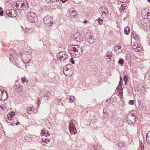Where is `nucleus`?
<instances>
[{"label": "nucleus", "instance_id": "nucleus-45", "mask_svg": "<svg viewBox=\"0 0 150 150\" xmlns=\"http://www.w3.org/2000/svg\"><path fill=\"white\" fill-rule=\"evenodd\" d=\"M59 0H51V1L52 2H57Z\"/></svg>", "mask_w": 150, "mask_h": 150}, {"label": "nucleus", "instance_id": "nucleus-51", "mask_svg": "<svg viewBox=\"0 0 150 150\" xmlns=\"http://www.w3.org/2000/svg\"><path fill=\"white\" fill-rule=\"evenodd\" d=\"M20 123V122H18L16 123V125H18V124H19Z\"/></svg>", "mask_w": 150, "mask_h": 150}, {"label": "nucleus", "instance_id": "nucleus-11", "mask_svg": "<svg viewBox=\"0 0 150 150\" xmlns=\"http://www.w3.org/2000/svg\"><path fill=\"white\" fill-rule=\"evenodd\" d=\"M127 119L130 120L132 124L135 123L136 121V117L135 114L130 113V115L127 117Z\"/></svg>", "mask_w": 150, "mask_h": 150}, {"label": "nucleus", "instance_id": "nucleus-10", "mask_svg": "<svg viewBox=\"0 0 150 150\" xmlns=\"http://www.w3.org/2000/svg\"><path fill=\"white\" fill-rule=\"evenodd\" d=\"M74 37L76 40L79 42H81L83 40V35L79 33H76Z\"/></svg>", "mask_w": 150, "mask_h": 150}, {"label": "nucleus", "instance_id": "nucleus-36", "mask_svg": "<svg viewBox=\"0 0 150 150\" xmlns=\"http://www.w3.org/2000/svg\"><path fill=\"white\" fill-rule=\"evenodd\" d=\"M43 139H44V141H45V142L46 143H47L48 142H50V140L49 139H48L47 138H43Z\"/></svg>", "mask_w": 150, "mask_h": 150}, {"label": "nucleus", "instance_id": "nucleus-13", "mask_svg": "<svg viewBox=\"0 0 150 150\" xmlns=\"http://www.w3.org/2000/svg\"><path fill=\"white\" fill-rule=\"evenodd\" d=\"M70 16L71 18H73L75 16L76 14L77 13L75 9L72 8H71L69 11Z\"/></svg>", "mask_w": 150, "mask_h": 150}, {"label": "nucleus", "instance_id": "nucleus-40", "mask_svg": "<svg viewBox=\"0 0 150 150\" xmlns=\"http://www.w3.org/2000/svg\"><path fill=\"white\" fill-rule=\"evenodd\" d=\"M25 79V77L22 78H21V81L23 83H24L26 81Z\"/></svg>", "mask_w": 150, "mask_h": 150}, {"label": "nucleus", "instance_id": "nucleus-27", "mask_svg": "<svg viewBox=\"0 0 150 150\" xmlns=\"http://www.w3.org/2000/svg\"><path fill=\"white\" fill-rule=\"evenodd\" d=\"M125 9V6L123 4H122L119 10L120 12H122Z\"/></svg>", "mask_w": 150, "mask_h": 150}, {"label": "nucleus", "instance_id": "nucleus-53", "mask_svg": "<svg viewBox=\"0 0 150 150\" xmlns=\"http://www.w3.org/2000/svg\"><path fill=\"white\" fill-rule=\"evenodd\" d=\"M142 148L141 149V150H144V149H142Z\"/></svg>", "mask_w": 150, "mask_h": 150}, {"label": "nucleus", "instance_id": "nucleus-54", "mask_svg": "<svg viewBox=\"0 0 150 150\" xmlns=\"http://www.w3.org/2000/svg\"><path fill=\"white\" fill-rule=\"evenodd\" d=\"M148 1L150 3V0H148Z\"/></svg>", "mask_w": 150, "mask_h": 150}, {"label": "nucleus", "instance_id": "nucleus-47", "mask_svg": "<svg viewBox=\"0 0 150 150\" xmlns=\"http://www.w3.org/2000/svg\"><path fill=\"white\" fill-rule=\"evenodd\" d=\"M120 144H119V146H120V147H121V146H123L124 145V143H122V144H122V145H120Z\"/></svg>", "mask_w": 150, "mask_h": 150}, {"label": "nucleus", "instance_id": "nucleus-26", "mask_svg": "<svg viewBox=\"0 0 150 150\" xmlns=\"http://www.w3.org/2000/svg\"><path fill=\"white\" fill-rule=\"evenodd\" d=\"M15 89L18 91H21V87L20 85H16L15 87Z\"/></svg>", "mask_w": 150, "mask_h": 150}, {"label": "nucleus", "instance_id": "nucleus-49", "mask_svg": "<svg viewBox=\"0 0 150 150\" xmlns=\"http://www.w3.org/2000/svg\"><path fill=\"white\" fill-rule=\"evenodd\" d=\"M102 8L103 9V10H105L106 9V8L105 7H102Z\"/></svg>", "mask_w": 150, "mask_h": 150}, {"label": "nucleus", "instance_id": "nucleus-9", "mask_svg": "<svg viewBox=\"0 0 150 150\" xmlns=\"http://www.w3.org/2000/svg\"><path fill=\"white\" fill-rule=\"evenodd\" d=\"M85 39L90 44L93 43L94 41V39L92 35L87 34L85 35Z\"/></svg>", "mask_w": 150, "mask_h": 150}, {"label": "nucleus", "instance_id": "nucleus-59", "mask_svg": "<svg viewBox=\"0 0 150 150\" xmlns=\"http://www.w3.org/2000/svg\"><path fill=\"white\" fill-rule=\"evenodd\" d=\"M49 99V98H47V100H48Z\"/></svg>", "mask_w": 150, "mask_h": 150}, {"label": "nucleus", "instance_id": "nucleus-34", "mask_svg": "<svg viewBox=\"0 0 150 150\" xmlns=\"http://www.w3.org/2000/svg\"><path fill=\"white\" fill-rule=\"evenodd\" d=\"M4 11L3 9V8L0 7V16H2L4 15Z\"/></svg>", "mask_w": 150, "mask_h": 150}, {"label": "nucleus", "instance_id": "nucleus-57", "mask_svg": "<svg viewBox=\"0 0 150 150\" xmlns=\"http://www.w3.org/2000/svg\"><path fill=\"white\" fill-rule=\"evenodd\" d=\"M131 113H132V114H133L132 112H131Z\"/></svg>", "mask_w": 150, "mask_h": 150}, {"label": "nucleus", "instance_id": "nucleus-46", "mask_svg": "<svg viewBox=\"0 0 150 150\" xmlns=\"http://www.w3.org/2000/svg\"><path fill=\"white\" fill-rule=\"evenodd\" d=\"M141 146L142 147V148H143L144 147V145L143 143H142L141 144Z\"/></svg>", "mask_w": 150, "mask_h": 150}, {"label": "nucleus", "instance_id": "nucleus-35", "mask_svg": "<svg viewBox=\"0 0 150 150\" xmlns=\"http://www.w3.org/2000/svg\"><path fill=\"white\" fill-rule=\"evenodd\" d=\"M119 63L121 65H123L124 64V60L122 59L119 60Z\"/></svg>", "mask_w": 150, "mask_h": 150}, {"label": "nucleus", "instance_id": "nucleus-44", "mask_svg": "<svg viewBox=\"0 0 150 150\" xmlns=\"http://www.w3.org/2000/svg\"><path fill=\"white\" fill-rule=\"evenodd\" d=\"M68 0H61L62 1V2L63 3H65L66 1H67Z\"/></svg>", "mask_w": 150, "mask_h": 150}, {"label": "nucleus", "instance_id": "nucleus-14", "mask_svg": "<svg viewBox=\"0 0 150 150\" xmlns=\"http://www.w3.org/2000/svg\"><path fill=\"white\" fill-rule=\"evenodd\" d=\"M132 48L136 52H139L141 50V47H140V45L139 44L137 45H134L132 46Z\"/></svg>", "mask_w": 150, "mask_h": 150}, {"label": "nucleus", "instance_id": "nucleus-17", "mask_svg": "<svg viewBox=\"0 0 150 150\" xmlns=\"http://www.w3.org/2000/svg\"><path fill=\"white\" fill-rule=\"evenodd\" d=\"M112 53L110 52H108L106 55L107 57L106 60L107 61L109 62L111 60L110 58L112 57Z\"/></svg>", "mask_w": 150, "mask_h": 150}, {"label": "nucleus", "instance_id": "nucleus-48", "mask_svg": "<svg viewBox=\"0 0 150 150\" xmlns=\"http://www.w3.org/2000/svg\"><path fill=\"white\" fill-rule=\"evenodd\" d=\"M87 20H85L83 22L84 23H86L87 22Z\"/></svg>", "mask_w": 150, "mask_h": 150}, {"label": "nucleus", "instance_id": "nucleus-50", "mask_svg": "<svg viewBox=\"0 0 150 150\" xmlns=\"http://www.w3.org/2000/svg\"><path fill=\"white\" fill-rule=\"evenodd\" d=\"M38 105H38V103H40V100H39V99H38Z\"/></svg>", "mask_w": 150, "mask_h": 150}, {"label": "nucleus", "instance_id": "nucleus-15", "mask_svg": "<svg viewBox=\"0 0 150 150\" xmlns=\"http://www.w3.org/2000/svg\"><path fill=\"white\" fill-rule=\"evenodd\" d=\"M28 8V2L26 1H22V10H25Z\"/></svg>", "mask_w": 150, "mask_h": 150}, {"label": "nucleus", "instance_id": "nucleus-23", "mask_svg": "<svg viewBox=\"0 0 150 150\" xmlns=\"http://www.w3.org/2000/svg\"><path fill=\"white\" fill-rule=\"evenodd\" d=\"M117 92H119V95H120V97L122 98V87H121V88H119V90H118L117 91Z\"/></svg>", "mask_w": 150, "mask_h": 150}, {"label": "nucleus", "instance_id": "nucleus-43", "mask_svg": "<svg viewBox=\"0 0 150 150\" xmlns=\"http://www.w3.org/2000/svg\"><path fill=\"white\" fill-rule=\"evenodd\" d=\"M45 143H46L45 142V141H44V139H42V144L44 145H45Z\"/></svg>", "mask_w": 150, "mask_h": 150}, {"label": "nucleus", "instance_id": "nucleus-29", "mask_svg": "<svg viewBox=\"0 0 150 150\" xmlns=\"http://www.w3.org/2000/svg\"><path fill=\"white\" fill-rule=\"evenodd\" d=\"M71 70H70L69 68H68V67H65L63 69V72L64 74L66 75L65 72L66 71H70Z\"/></svg>", "mask_w": 150, "mask_h": 150}, {"label": "nucleus", "instance_id": "nucleus-19", "mask_svg": "<svg viewBox=\"0 0 150 150\" xmlns=\"http://www.w3.org/2000/svg\"><path fill=\"white\" fill-rule=\"evenodd\" d=\"M25 140L27 142H30L32 140V138L29 135H27L24 137Z\"/></svg>", "mask_w": 150, "mask_h": 150}, {"label": "nucleus", "instance_id": "nucleus-2", "mask_svg": "<svg viewBox=\"0 0 150 150\" xmlns=\"http://www.w3.org/2000/svg\"><path fill=\"white\" fill-rule=\"evenodd\" d=\"M20 54L21 57L22 59L23 62L25 64H28L30 61V54H25L23 52H21Z\"/></svg>", "mask_w": 150, "mask_h": 150}, {"label": "nucleus", "instance_id": "nucleus-20", "mask_svg": "<svg viewBox=\"0 0 150 150\" xmlns=\"http://www.w3.org/2000/svg\"><path fill=\"white\" fill-rule=\"evenodd\" d=\"M146 139L147 142L150 144V132H148L147 133Z\"/></svg>", "mask_w": 150, "mask_h": 150}, {"label": "nucleus", "instance_id": "nucleus-1", "mask_svg": "<svg viewBox=\"0 0 150 150\" xmlns=\"http://www.w3.org/2000/svg\"><path fill=\"white\" fill-rule=\"evenodd\" d=\"M70 54L71 56H74L79 57L82 54L83 49L82 47L78 45H74L68 48Z\"/></svg>", "mask_w": 150, "mask_h": 150}, {"label": "nucleus", "instance_id": "nucleus-7", "mask_svg": "<svg viewBox=\"0 0 150 150\" xmlns=\"http://www.w3.org/2000/svg\"><path fill=\"white\" fill-rule=\"evenodd\" d=\"M7 94L6 91H4L2 89H0V99L2 101H5L8 98Z\"/></svg>", "mask_w": 150, "mask_h": 150}, {"label": "nucleus", "instance_id": "nucleus-37", "mask_svg": "<svg viewBox=\"0 0 150 150\" xmlns=\"http://www.w3.org/2000/svg\"><path fill=\"white\" fill-rule=\"evenodd\" d=\"M139 109L141 110H142V109H143L144 108V107H143V104H142L141 105L139 104Z\"/></svg>", "mask_w": 150, "mask_h": 150}, {"label": "nucleus", "instance_id": "nucleus-32", "mask_svg": "<svg viewBox=\"0 0 150 150\" xmlns=\"http://www.w3.org/2000/svg\"><path fill=\"white\" fill-rule=\"evenodd\" d=\"M124 80L125 81V84H126L127 82L128 81V77L127 75H125L124 77Z\"/></svg>", "mask_w": 150, "mask_h": 150}, {"label": "nucleus", "instance_id": "nucleus-22", "mask_svg": "<svg viewBox=\"0 0 150 150\" xmlns=\"http://www.w3.org/2000/svg\"><path fill=\"white\" fill-rule=\"evenodd\" d=\"M146 9H143L141 11V13L143 15L145 16L146 15L147 16H149V14H150V13L146 12Z\"/></svg>", "mask_w": 150, "mask_h": 150}, {"label": "nucleus", "instance_id": "nucleus-16", "mask_svg": "<svg viewBox=\"0 0 150 150\" xmlns=\"http://www.w3.org/2000/svg\"><path fill=\"white\" fill-rule=\"evenodd\" d=\"M16 6L17 9L19 10H22V1H18L16 3Z\"/></svg>", "mask_w": 150, "mask_h": 150}, {"label": "nucleus", "instance_id": "nucleus-33", "mask_svg": "<svg viewBox=\"0 0 150 150\" xmlns=\"http://www.w3.org/2000/svg\"><path fill=\"white\" fill-rule=\"evenodd\" d=\"M122 83L120 81L119 83V84L117 87L116 88V91H117V90H119V88H121V87H122Z\"/></svg>", "mask_w": 150, "mask_h": 150}, {"label": "nucleus", "instance_id": "nucleus-39", "mask_svg": "<svg viewBox=\"0 0 150 150\" xmlns=\"http://www.w3.org/2000/svg\"><path fill=\"white\" fill-rule=\"evenodd\" d=\"M65 67H68V68H69V69L71 70V68L72 66L71 65L69 64V65H66Z\"/></svg>", "mask_w": 150, "mask_h": 150}, {"label": "nucleus", "instance_id": "nucleus-25", "mask_svg": "<svg viewBox=\"0 0 150 150\" xmlns=\"http://www.w3.org/2000/svg\"><path fill=\"white\" fill-rule=\"evenodd\" d=\"M107 12H106L105 11H104L102 12L101 15L103 18H106V17L107 16V15L108 14V11L107 10Z\"/></svg>", "mask_w": 150, "mask_h": 150}, {"label": "nucleus", "instance_id": "nucleus-3", "mask_svg": "<svg viewBox=\"0 0 150 150\" xmlns=\"http://www.w3.org/2000/svg\"><path fill=\"white\" fill-rule=\"evenodd\" d=\"M27 18L30 22L33 23L36 22L37 20L36 15L32 12H29L27 14Z\"/></svg>", "mask_w": 150, "mask_h": 150}, {"label": "nucleus", "instance_id": "nucleus-8", "mask_svg": "<svg viewBox=\"0 0 150 150\" xmlns=\"http://www.w3.org/2000/svg\"><path fill=\"white\" fill-rule=\"evenodd\" d=\"M6 13L9 16L14 18L17 16V13L15 10L13 9H10L6 11Z\"/></svg>", "mask_w": 150, "mask_h": 150}, {"label": "nucleus", "instance_id": "nucleus-6", "mask_svg": "<svg viewBox=\"0 0 150 150\" xmlns=\"http://www.w3.org/2000/svg\"><path fill=\"white\" fill-rule=\"evenodd\" d=\"M67 58V55L64 52H61L57 54V58L59 61H64Z\"/></svg>", "mask_w": 150, "mask_h": 150}, {"label": "nucleus", "instance_id": "nucleus-4", "mask_svg": "<svg viewBox=\"0 0 150 150\" xmlns=\"http://www.w3.org/2000/svg\"><path fill=\"white\" fill-rule=\"evenodd\" d=\"M44 24L47 26H51L53 23V18L48 16H46L43 19Z\"/></svg>", "mask_w": 150, "mask_h": 150}, {"label": "nucleus", "instance_id": "nucleus-38", "mask_svg": "<svg viewBox=\"0 0 150 150\" xmlns=\"http://www.w3.org/2000/svg\"><path fill=\"white\" fill-rule=\"evenodd\" d=\"M129 104H130L131 105L134 104V102L133 100H130L129 102Z\"/></svg>", "mask_w": 150, "mask_h": 150}, {"label": "nucleus", "instance_id": "nucleus-55", "mask_svg": "<svg viewBox=\"0 0 150 150\" xmlns=\"http://www.w3.org/2000/svg\"><path fill=\"white\" fill-rule=\"evenodd\" d=\"M11 125H13V124H12V123H11Z\"/></svg>", "mask_w": 150, "mask_h": 150}, {"label": "nucleus", "instance_id": "nucleus-30", "mask_svg": "<svg viewBox=\"0 0 150 150\" xmlns=\"http://www.w3.org/2000/svg\"><path fill=\"white\" fill-rule=\"evenodd\" d=\"M103 116L105 117H106L108 115V112L107 111L106 109H104L103 110Z\"/></svg>", "mask_w": 150, "mask_h": 150}, {"label": "nucleus", "instance_id": "nucleus-56", "mask_svg": "<svg viewBox=\"0 0 150 150\" xmlns=\"http://www.w3.org/2000/svg\"><path fill=\"white\" fill-rule=\"evenodd\" d=\"M6 122H8V121H7V120H6Z\"/></svg>", "mask_w": 150, "mask_h": 150}, {"label": "nucleus", "instance_id": "nucleus-42", "mask_svg": "<svg viewBox=\"0 0 150 150\" xmlns=\"http://www.w3.org/2000/svg\"><path fill=\"white\" fill-rule=\"evenodd\" d=\"M70 60L72 64H74V61L73 60V59L72 58H71Z\"/></svg>", "mask_w": 150, "mask_h": 150}, {"label": "nucleus", "instance_id": "nucleus-31", "mask_svg": "<svg viewBox=\"0 0 150 150\" xmlns=\"http://www.w3.org/2000/svg\"><path fill=\"white\" fill-rule=\"evenodd\" d=\"M33 108H28L27 109V112L28 114H30L31 112L33 111Z\"/></svg>", "mask_w": 150, "mask_h": 150}, {"label": "nucleus", "instance_id": "nucleus-18", "mask_svg": "<svg viewBox=\"0 0 150 150\" xmlns=\"http://www.w3.org/2000/svg\"><path fill=\"white\" fill-rule=\"evenodd\" d=\"M15 115V112H11L8 114H7V118L8 120H11V119L13 117V116Z\"/></svg>", "mask_w": 150, "mask_h": 150}, {"label": "nucleus", "instance_id": "nucleus-24", "mask_svg": "<svg viewBox=\"0 0 150 150\" xmlns=\"http://www.w3.org/2000/svg\"><path fill=\"white\" fill-rule=\"evenodd\" d=\"M42 135H44V136L46 137L47 136H49L50 135V133L49 132L45 131L44 130H42Z\"/></svg>", "mask_w": 150, "mask_h": 150}, {"label": "nucleus", "instance_id": "nucleus-21", "mask_svg": "<svg viewBox=\"0 0 150 150\" xmlns=\"http://www.w3.org/2000/svg\"><path fill=\"white\" fill-rule=\"evenodd\" d=\"M130 29L128 27H126L124 30V32L127 35H128L130 33Z\"/></svg>", "mask_w": 150, "mask_h": 150}, {"label": "nucleus", "instance_id": "nucleus-60", "mask_svg": "<svg viewBox=\"0 0 150 150\" xmlns=\"http://www.w3.org/2000/svg\"><path fill=\"white\" fill-rule=\"evenodd\" d=\"M50 1H51V0H50Z\"/></svg>", "mask_w": 150, "mask_h": 150}, {"label": "nucleus", "instance_id": "nucleus-58", "mask_svg": "<svg viewBox=\"0 0 150 150\" xmlns=\"http://www.w3.org/2000/svg\"><path fill=\"white\" fill-rule=\"evenodd\" d=\"M27 66V65H25V66L26 67Z\"/></svg>", "mask_w": 150, "mask_h": 150}, {"label": "nucleus", "instance_id": "nucleus-5", "mask_svg": "<svg viewBox=\"0 0 150 150\" xmlns=\"http://www.w3.org/2000/svg\"><path fill=\"white\" fill-rule=\"evenodd\" d=\"M69 127L70 133L71 135L73 134L75 135L77 133V131L72 121H71L69 122Z\"/></svg>", "mask_w": 150, "mask_h": 150}, {"label": "nucleus", "instance_id": "nucleus-41", "mask_svg": "<svg viewBox=\"0 0 150 150\" xmlns=\"http://www.w3.org/2000/svg\"><path fill=\"white\" fill-rule=\"evenodd\" d=\"M103 20L102 19L100 20V19H99V23L100 25L103 24Z\"/></svg>", "mask_w": 150, "mask_h": 150}, {"label": "nucleus", "instance_id": "nucleus-28", "mask_svg": "<svg viewBox=\"0 0 150 150\" xmlns=\"http://www.w3.org/2000/svg\"><path fill=\"white\" fill-rule=\"evenodd\" d=\"M75 98L74 96H70V98L69 99V102L72 103L74 102V100H73V99H75Z\"/></svg>", "mask_w": 150, "mask_h": 150}, {"label": "nucleus", "instance_id": "nucleus-52", "mask_svg": "<svg viewBox=\"0 0 150 150\" xmlns=\"http://www.w3.org/2000/svg\"><path fill=\"white\" fill-rule=\"evenodd\" d=\"M35 81H36L37 82L38 81V80H37V79H35Z\"/></svg>", "mask_w": 150, "mask_h": 150}, {"label": "nucleus", "instance_id": "nucleus-12", "mask_svg": "<svg viewBox=\"0 0 150 150\" xmlns=\"http://www.w3.org/2000/svg\"><path fill=\"white\" fill-rule=\"evenodd\" d=\"M114 50L117 54L120 53L122 52L121 46L120 44H117L114 47Z\"/></svg>", "mask_w": 150, "mask_h": 150}]
</instances>
